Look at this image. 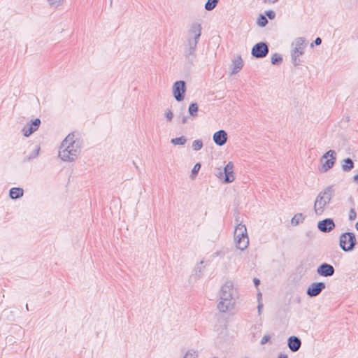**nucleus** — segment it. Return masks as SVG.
I'll list each match as a JSON object with an SVG mask.
<instances>
[{
  "label": "nucleus",
  "instance_id": "f257e3e1",
  "mask_svg": "<svg viewBox=\"0 0 358 358\" xmlns=\"http://www.w3.org/2000/svg\"><path fill=\"white\" fill-rule=\"evenodd\" d=\"M202 27L199 22H194L187 31L182 44L186 64L192 66L196 58V47L201 35Z\"/></svg>",
  "mask_w": 358,
  "mask_h": 358
},
{
  "label": "nucleus",
  "instance_id": "f03ea898",
  "mask_svg": "<svg viewBox=\"0 0 358 358\" xmlns=\"http://www.w3.org/2000/svg\"><path fill=\"white\" fill-rule=\"evenodd\" d=\"M82 141L75 138V134H69L62 141L59 151V157L62 161L73 162L81 151Z\"/></svg>",
  "mask_w": 358,
  "mask_h": 358
},
{
  "label": "nucleus",
  "instance_id": "7ed1b4c3",
  "mask_svg": "<svg viewBox=\"0 0 358 358\" xmlns=\"http://www.w3.org/2000/svg\"><path fill=\"white\" fill-rule=\"evenodd\" d=\"M236 290L231 282H226L221 287L217 303V309L221 313H227L234 309L235 306L234 294Z\"/></svg>",
  "mask_w": 358,
  "mask_h": 358
},
{
  "label": "nucleus",
  "instance_id": "20e7f679",
  "mask_svg": "<svg viewBox=\"0 0 358 358\" xmlns=\"http://www.w3.org/2000/svg\"><path fill=\"white\" fill-rule=\"evenodd\" d=\"M334 194L335 190L331 185L327 187L318 194L314 203V210L317 215H320L324 212Z\"/></svg>",
  "mask_w": 358,
  "mask_h": 358
},
{
  "label": "nucleus",
  "instance_id": "39448f33",
  "mask_svg": "<svg viewBox=\"0 0 358 358\" xmlns=\"http://www.w3.org/2000/svg\"><path fill=\"white\" fill-rule=\"evenodd\" d=\"M234 241L236 247L241 250H245L249 245L247 228L241 222L238 223L235 227Z\"/></svg>",
  "mask_w": 358,
  "mask_h": 358
},
{
  "label": "nucleus",
  "instance_id": "423d86ee",
  "mask_svg": "<svg viewBox=\"0 0 358 358\" xmlns=\"http://www.w3.org/2000/svg\"><path fill=\"white\" fill-rule=\"evenodd\" d=\"M357 245L355 234L352 232L342 233L339 236V247L344 252L352 251Z\"/></svg>",
  "mask_w": 358,
  "mask_h": 358
},
{
  "label": "nucleus",
  "instance_id": "0eeeda50",
  "mask_svg": "<svg viewBox=\"0 0 358 358\" xmlns=\"http://www.w3.org/2000/svg\"><path fill=\"white\" fill-rule=\"evenodd\" d=\"M336 159V153L334 150H329L323 155L320 161L322 163V171L327 172L333 167Z\"/></svg>",
  "mask_w": 358,
  "mask_h": 358
},
{
  "label": "nucleus",
  "instance_id": "6e6552de",
  "mask_svg": "<svg viewBox=\"0 0 358 358\" xmlns=\"http://www.w3.org/2000/svg\"><path fill=\"white\" fill-rule=\"evenodd\" d=\"M269 52V45L266 42L256 43L251 50V55L257 59L265 58Z\"/></svg>",
  "mask_w": 358,
  "mask_h": 358
},
{
  "label": "nucleus",
  "instance_id": "1a4fd4ad",
  "mask_svg": "<svg viewBox=\"0 0 358 358\" xmlns=\"http://www.w3.org/2000/svg\"><path fill=\"white\" fill-rule=\"evenodd\" d=\"M326 284L323 282L311 283L306 289V294L310 297H315L325 289Z\"/></svg>",
  "mask_w": 358,
  "mask_h": 358
},
{
  "label": "nucleus",
  "instance_id": "9d476101",
  "mask_svg": "<svg viewBox=\"0 0 358 358\" xmlns=\"http://www.w3.org/2000/svg\"><path fill=\"white\" fill-rule=\"evenodd\" d=\"M318 229L323 233L331 232L336 227L335 222L331 218H326L317 222Z\"/></svg>",
  "mask_w": 358,
  "mask_h": 358
},
{
  "label": "nucleus",
  "instance_id": "9b49d317",
  "mask_svg": "<svg viewBox=\"0 0 358 358\" xmlns=\"http://www.w3.org/2000/svg\"><path fill=\"white\" fill-rule=\"evenodd\" d=\"M317 273L320 276L331 277L334 275L335 268L329 264L323 263L317 268Z\"/></svg>",
  "mask_w": 358,
  "mask_h": 358
},
{
  "label": "nucleus",
  "instance_id": "f8f14e48",
  "mask_svg": "<svg viewBox=\"0 0 358 358\" xmlns=\"http://www.w3.org/2000/svg\"><path fill=\"white\" fill-rule=\"evenodd\" d=\"M224 182L230 183L232 182L234 179V164L231 162H228V164L224 168Z\"/></svg>",
  "mask_w": 358,
  "mask_h": 358
},
{
  "label": "nucleus",
  "instance_id": "ddd939ff",
  "mask_svg": "<svg viewBox=\"0 0 358 358\" xmlns=\"http://www.w3.org/2000/svg\"><path fill=\"white\" fill-rule=\"evenodd\" d=\"M227 133L222 129L216 131L213 136L214 143L218 146L224 145L227 141Z\"/></svg>",
  "mask_w": 358,
  "mask_h": 358
},
{
  "label": "nucleus",
  "instance_id": "4468645a",
  "mask_svg": "<svg viewBox=\"0 0 358 358\" xmlns=\"http://www.w3.org/2000/svg\"><path fill=\"white\" fill-rule=\"evenodd\" d=\"M40 124V119L36 118L35 120L32 121L31 124L24 126L22 129L24 136L26 137L29 136L32 133L38 129Z\"/></svg>",
  "mask_w": 358,
  "mask_h": 358
},
{
  "label": "nucleus",
  "instance_id": "2eb2a0df",
  "mask_svg": "<svg viewBox=\"0 0 358 358\" xmlns=\"http://www.w3.org/2000/svg\"><path fill=\"white\" fill-rule=\"evenodd\" d=\"M287 345L292 352H297L301 346V341L299 338L292 336L287 339Z\"/></svg>",
  "mask_w": 358,
  "mask_h": 358
},
{
  "label": "nucleus",
  "instance_id": "dca6fc26",
  "mask_svg": "<svg viewBox=\"0 0 358 358\" xmlns=\"http://www.w3.org/2000/svg\"><path fill=\"white\" fill-rule=\"evenodd\" d=\"M306 39L303 37H299L295 40V48L292 51V54L303 55L306 47Z\"/></svg>",
  "mask_w": 358,
  "mask_h": 358
},
{
  "label": "nucleus",
  "instance_id": "f3484780",
  "mask_svg": "<svg viewBox=\"0 0 358 358\" xmlns=\"http://www.w3.org/2000/svg\"><path fill=\"white\" fill-rule=\"evenodd\" d=\"M24 194V190L20 187H13L9 191V196L12 199L21 198Z\"/></svg>",
  "mask_w": 358,
  "mask_h": 358
},
{
  "label": "nucleus",
  "instance_id": "a211bd4d",
  "mask_svg": "<svg viewBox=\"0 0 358 358\" xmlns=\"http://www.w3.org/2000/svg\"><path fill=\"white\" fill-rule=\"evenodd\" d=\"M232 73H238L243 66V62L241 56H238L232 62Z\"/></svg>",
  "mask_w": 358,
  "mask_h": 358
},
{
  "label": "nucleus",
  "instance_id": "6ab92c4d",
  "mask_svg": "<svg viewBox=\"0 0 358 358\" xmlns=\"http://www.w3.org/2000/svg\"><path fill=\"white\" fill-rule=\"evenodd\" d=\"M354 168V162L350 158H347L343 160L342 169L344 171H350Z\"/></svg>",
  "mask_w": 358,
  "mask_h": 358
},
{
  "label": "nucleus",
  "instance_id": "aec40b11",
  "mask_svg": "<svg viewBox=\"0 0 358 358\" xmlns=\"http://www.w3.org/2000/svg\"><path fill=\"white\" fill-rule=\"evenodd\" d=\"M187 138L185 136H180L178 138H172L171 143L174 145H183L186 143Z\"/></svg>",
  "mask_w": 358,
  "mask_h": 358
},
{
  "label": "nucleus",
  "instance_id": "412c9836",
  "mask_svg": "<svg viewBox=\"0 0 358 358\" xmlns=\"http://www.w3.org/2000/svg\"><path fill=\"white\" fill-rule=\"evenodd\" d=\"M304 220V217L302 213L296 214L292 219L291 222L294 225H297L300 222H302Z\"/></svg>",
  "mask_w": 358,
  "mask_h": 358
},
{
  "label": "nucleus",
  "instance_id": "4be33fe9",
  "mask_svg": "<svg viewBox=\"0 0 358 358\" xmlns=\"http://www.w3.org/2000/svg\"><path fill=\"white\" fill-rule=\"evenodd\" d=\"M218 1L219 0H208L205 4V9L208 11L213 10L216 7Z\"/></svg>",
  "mask_w": 358,
  "mask_h": 358
},
{
  "label": "nucleus",
  "instance_id": "5701e85b",
  "mask_svg": "<svg viewBox=\"0 0 358 358\" xmlns=\"http://www.w3.org/2000/svg\"><path fill=\"white\" fill-rule=\"evenodd\" d=\"M271 62L273 65H279L282 62V57L278 53H275L272 55Z\"/></svg>",
  "mask_w": 358,
  "mask_h": 358
},
{
  "label": "nucleus",
  "instance_id": "b1692460",
  "mask_svg": "<svg viewBox=\"0 0 358 358\" xmlns=\"http://www.w3.org/2000/svg\"><path fill=\"white\" fill-rule=\"evenodd\" d=\"M172 90H186V83L183 80L176 81L173 84Z\"/></svg>",
  "mask_w": 358,
  "mask_h": 358
},
{
  "label": "nucleus",
  "instance_id": "393cba45",
  "mask_svg": "<svg viewBox=\"0 0 358 358\" xmlns=\"http://www.w3.org/2000/svg\"><path fill=\"white\" fill-rule=\"evenodd\" d=\"M198 112V105L196 103H192L189 107V113L192 117H196Z\"/></svg>",
  "mask_w": 358,
  "mask_h": 358
},
{
  "label": "nucleus",
  "instance_id": "a878e982",
  "mask_svg": "<svg viewBox=\"0 0 358 358\" xmlns=\"http://www.w3.org/2000/svg\"><path fill=\"white\" fill-rule=\"evenodd\" d=\"M192 149L194 150V151H198V150H200L202 148H203V142L201 140H194L193 142H192Z\"/></svg>",
  "mask_w": 358,
  "mask_h": 358
},
{
  "label": "nucleus",
  "instance_id": "bb28decb",
  "mask_svg": "<svg viewBox=\"0 0 358 358\" xmlns=\"http://www.w3.org/2000/svg\"><path fill=\"white\" fill-rule=\"evenodd\" d=\"M198 357L197 352L194 349H190L187 351L183 358H198Z\"/></svg>",
  "mask_w": 358,
  "mask_h": 358
},
{
  "label": "nucleus",
  "instance_id": "cd10ccee",
  "mask_svg": "<svg viewBox=\"0 0 358 358\" xmlns=\"http://www.w3.org/2000/svg\"><path fill=\"white\" fill-rule=\"evenodd\" d=\"M292 55V63L293 64L296 66H299L301 64V60L299 58V56H301V55H299V54H291Z\"/></svg>",
  "mask_w": 358,
  "mask_h": 358
},
{
  "label": "nucleus",
  "instance_id": "c85d7f7f",
  "mask_svg": "<svg viewBox=\"0 0 358 358\" xmlns=\"http://www.w3.org/2000/svg\"><path fill=\"white\" fill-rule=\"evenodd\" d=\"M203 263V261H201L199 263V265H197L194 269L195 275L197 276L198 278H201L202 275V273L203 271V268L201 266V264Z\"/></svg>",
  "mask_w": 358,
  "mask_h": 358
},
{
  "label": "nucleus",
  "instance_id": "c756f323",
  "mask_svg": "<svg viewBox=\"0 0 358 358\" xmlns=\"http://www.w3.org/2000/svg\"><path fill=\"white\" fill-rule=\"evenodd\" d=\"M186 91H173L175 99L178 101H182L185 97V93Z\"/></svg>",
  "mask_w": 358,
  "mask_h": 358
},
{
  "label": "nucleus",
  "instance_id": "7c9ffc66",
  "mask_svg": "<svg viewBox=\"0 0 358 358\" xmlns=\"http://www.w3.org/2000/svg\"><path fill=\"white\" fill-rule=\"evenodd\" d=\"M257 23L260 27H265L268 24V20L265 15H260L258 18Z\"/></svg>",
  "mask_w": 358,
  "mask_h": 358
},
{
  "label": "nucleus",
  "instance_id": "2f4dec72",
  "mask_svg": "<svg viewBox=\"0 0 358 358\" xmlns=\"http://www.w3.org/2000/svg\"><path fill=\"white\" fill-rule=\"evenodd\" d=\"M164 115H165L167 121L171 122L173 120V113L171 110H169V109L166 110L164 113Z\"/></svg>",
  "mask_w": 358,
  "mask_h": 358
},
{
  "label": "nucleus",
  "instance_id": "473e14b6",
  "mask_svg": "<svg viewBox=\"0 0 358 358\" xmlns=\"http://www.w3.org/2000/svg\"><path fill=\"white\" fill-rule=\"evenodd\" d=\"M40 148L38 147L28 157L27 159L30 160L38 157L39 153Z\"/></svg>",
  "mask_w": 358,
  "mask_h": 358
},
{
  "label": "nucleus",
  "instance_id": "72a5a7b5",
  "mask_svg": "<svg viewBox=\"0 0 358 358\" xmlns=\"http://www.w3.org/2000/svg\"><path fill=\"white\" fill-rule=\"evenodd\" d=\"M357 217V213L354 208L350 209L349 212V220H354Z\"/></svg>",
  "mask_w": 358,
  "mask_h": 358
},
{
  "label": "nucleus",
  "instance_id": "f704fd0d",
  "mask_svg": "<svg viewBox=\"0 0 358 358\" xmlns=\"http://www.w3.org/2000/svg\"><path fill=\"white\" fill-rule=\"evenodd\" d=\"M200 169H201V164H200L199 163H196V164L194 166V167H193V169H192V175H196V174H197V173H198V172L199 171Z\"/></svg>",
  "mask_w": 358,
  "mask_h": 358
},
{
  "label": "nucleus",
  "instance_id": "c9c22d12",
  "mask_svg": "<svg viewBox=\"0 0 358 358\" xmlns=\"http://www.w3.org/2000/svg\"><path fill=\"white\" fill-rule=\"evenodd\" d=\"M265 15L270 19L273 20L275 17V13L274 11L269 10L265 12Z\"/></svg>",
  "mask_w": 358,
  "mask_h": 358
},
{
  "label": "nucleus",
  "instance_id": "e433bc0d",
  "mask_svg": "<svg viewBox=\"0 0 358 358\" xmlns=\"http://www.w3.org/2000/svg\"><path fill=\"white\" fill-rule=\"evenodd\" d=\"M271 337L269 335H265L261 340L260 341V343L262 345H264L265 343H266L269 340H270Z\"/></svg>",
  "mask_w": 358,
  "mask_h": 358
},
{
  "label": "nucleus",
  "instance_id": "4c0bfd02",
  "mask_svg": "<svg viewBox=\"0 0 358 358\" xmlns=\"http://www.w3.org/2000/svg\"><path fill=\"white\" fill-rule=\"evenodd\" d=\"M223 173L224 170L222 171L221 169H217L215 174L217 178H222L224 174Z\"/></svg>",
  "mask_w": 358,
  "mask_h": 358
},
{
  "label": "nucleus",
  "instance_id": "58836bf2",
  "mask_svg": "<svg viewBox=\"0 0 358 358\" xmlns=\"http://www.w3.org/2000/svg\"><path fill=\"white\" fill-rule=\"evenodd\" d=\"M51 6L58 5L62 0H48Z\"/></svg>",
  "mask_w": 358,
  "mask_h": 358
},
{
  "label": "nucleus",
  "instance_id": "ea45409f",
  "mask_svg": "<svg viewBox=\"0 0 358 358\" xmlns=\"http://www.w3.org/2000/svg\"><path fill=\"white\" fill-rule=\"evenodd\" d=\"M322 43V39L320 37H317L314 41V43H311V46H313V44L315 45H319Z\"/></svg>",
  "mask_w": 358,
  "mask_h": 358
},
{
  "label": "nucleus",
  "instance_id": "a19ab883",
  "mask_svg": "<svg viewBox=\"0 0 358 358\" xmlns=\"http://www.w3.org/2000/svg\"><path fill=\"white\" fill-rule=\"evenodd\" d=\"M262 308H263V304L261 303H259L258 306H257L259 314L261 313V310H262Z\"/></svg>",
  "mask_w": 358,
  "mask_h": 358
},
{
  "label": "nucleus",
  "instance_id": "79ce46f5",
  "mask_svg": "<svg viewBox=\"0 0 358 358\" xmlns=\"http://www.w3.org/2000/svg\"><path fill=\"white\" fill-rule=\"evenodd\" d=\"M254 283L256 286L259 285L260 283V280L257 278H254Z\"/></svg>",
  "mask_w": 358,
  "mask_h": 358
},
{
  "label": "nucleus",
  "instance_id": "37998d69",
  "mask_svg": "<svg viewBox=\"0 0 358 358\" xmlns=\"http://www.w3.org/2000/svg\"><path fill=\"white\" fill-rule=\"evenodd\" d=\"M353 180L355 183L358 184V174L353 177Z\"/></svg>",
  "mask_w": 358,
  "mask_h": 358
},
{
  "label": "nucleus",
  "instance_id": "c03bdc74",
  "mask_svg": "<svg viewBox=\"0 0 358 358\" xmlns=\"http://www.w3.org/2000/svg\"><path fill=\"white\" fill-rule=\"evenodd\" d=\"M278 358H287V356L286 355H284V354H280L278 355Z\"/></svg>",
  "mask_w": 358,
  "mask_h": 358
},
{
  "label": "nucleus",
  "instance_id": "a18cd8bd",
  "mask_svg": "<svg viewBox=\"0 0 358 358\" xmlns=\"http://www.w3.org/2000/svg\"><path fill=\"white\" fill-rule=\"evenodd\" d=\"M278 0H264V2H271V3H275Z\"/></svg>",
  "mask_w": 358,
  "mask_h": 358
},
{
  "label": "nucleus",
  "instance_id": "49530a36",
  "mask_svg": "<svg viewBox=\"0 0 358 358\" xmlns=\"http://www.w3.org/2000/svg\"><path fill=\"white\" fill-rule=\"evenodd\" d=\"M186 121H187V117H183V118H182V122L183 124H185V123L186 122Z\"/></svg>",
  "mask_w": 358,
  "mask_h": 358
},
{
  "label": "nucleus",
  "instance_id": "de8ad7c7",
  "mask_svg": "<svg viewBox=\"0 0 358 358\" xmlns=\"http://www.w3.org/2000/svg\"><path fill=\"white\" fill-rule=\"evenodd\" d=\"M355 228L358 231V222L355 224Z\"/></svg>",
  "mask_w": 358,
  "mask_h": 358
},
{
  "label": "nucleus",
  "instance_id": "09e8293b",
  "mask_svg": "<svg viewBox=\"0 0 358 358\" xmlns=\"http://www.w3.org/2000/svg\"><path fill=\"white\" fill-rule=\"evenodd\" d=\"M134 164L135 165L136 168L138 169V166L135 164V162H134Z\"/></svg>",
  "mask_w": 358,
  "mask_h": 358
},
{
  "label": "nucleus",
  "instance_id": "8fccbe9b",
  "mask_svg": "<svg viewBox=\"0 0 358 358\" xmlns=\"http://www.w3.org/2000/svg\"><path fill=\"white\" fill-rule=\"evenodd\" d=\"M26 309H27V310H29V308H28V305L27 304L26 305Z\"/></svg>",
  "mask_w": 358,
  "mask_h": 358
},
{
  "label": "nucleus",
  "instance_id": "3c124183",
  "mask_svg": "<svg viewBox=\"0 0 358 358\" xmlns=\"http://www.w3.org/2000/svg\"><path fill=\"white\" fill-rule=\"evenodd\" d=\"M262 296L261 293H259L258 297H260Z\"/></svg>",
  "mask_w": 358,
  "mask_h": 358
},
{
  "label": "nucleus",
  "instance_id": "603ef678",
  "mask_svg": "<svg viewBox=\"0 0 358 358\" xmlns=\"http://www.w3.org/2000/svg\"><path fill=\"white\" fill-rule=\"evenodd\" d=\"M113 0H110V6H112Z\"/></svg>",
  "mask_w": 358,
  "mask_h": 358
},
{
  "label": "nucleus",
  "instance_id": "864d4df0",
  "mask_svg": "<svg viewBox=\"0 0 358 358\" xmlns=\"http://www.w3.org/2000/svg\"><path fill=\"white\" fill-rule=\"evenodd\" d=\"M213 358H217V357H213Z\"/></svg>",
  "mask_w": 358,
  "mask_h": 358
}]
</instances>
